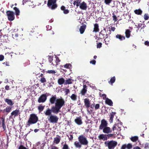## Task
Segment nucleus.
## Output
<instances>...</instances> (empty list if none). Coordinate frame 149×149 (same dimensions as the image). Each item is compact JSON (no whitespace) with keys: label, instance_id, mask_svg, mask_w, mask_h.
<instances>
[{"label":"nucleus","instance_id":"3","mask_svg":"<svg viewBox=\"0 0 149 149\" xmlns=\"http://www.w3.org/2000/svg\"><path fill=\"white\" fill-rule=\"evenodd\" d=\"M117 142L114 141H105L104 144L105 146L108 147V149H113L117 145Z\"/></svg>","mask_w":149,"mask_h":149},{"label":"nucleus","instance_id":"30","mask_svg":"<svg viewBox=\"0 0 149 149\" xmlns=\"http://www.w3.org/2000/svg\"><path fill=\"white\" fill-rule=\"evenodd\" d=\"M81 1V0H75L74 1L73 4L74 5H76V6L78 7L80 5Z\"/></svg>","mask_w":149,"mask_h":149},{"label":"nucleus","instance_id":"23","mask_svg":"<svg viewBox=\"0 0 149 149\" xmlns=\"http://www.w3.org/2000/svg\"><path fill=\"white\" fill-rule=\"evenodd\" d=\"M105 103L107 104L110 106H112L113 105V102L110 99L108 98H106L105 101Z\"/></svg>","mask_w":149,"mask_h":149},{"label":"nucleus","instance_id":"51","mask_svg":"<svg viewBox=\"0 0 149 149\" xmlns=\"http://www.w3.org/2000/svg\"><path fill=\"white\" fill-rule=\"evenodd\" d=\"M102 43L101 42L97 43V48H100L102 47Z\"/></svg>","mask_w":149,"mask_h":149},{"label":"nucleus","instance_id":"63","mask_svg":"<svg viewBox=\"0 0 149 149\" xmlns=\"http://www.w3.org/2000/svg\"><path fill=\"white\" fill-rule=\"evenodd\" d=\"M53 60V58L51 57H49V61L50 63H51Z\"/></svg>","mask_w":149,"mask_h":149},{"label":"nucleus","instance_id":"38","mask_svg":"<svg viewBox=\"0 0 149 149\" xmlns=\"http://www.w3.org/2000/svg\"><path fill=\"white\" fill-rule=\"evenodd\" d=\"M1 119H2V127H3L4 130H5L6 129V127L5 123V119L3 118H1Z\"/></svg>","mask_w":149,"mask_h":149},{"label":"nucleus","instance_id":"14","mask_svg":"<svg viewBox=\"0 0 149 149\" xmlns=\"http://www.w3.org/2000/svg\"><path fill=\"white\" fill-rule=\"evenodd\" d=\"M79 8L82 10H86L87 8L86 3L84 1L82 2L80 5Z\"/></svg>","mask_w":149,"mask_h":149},{"label":"nucleus","instance_id":"24","mask_svg":"<svg viewBox=\"0 0 149 149\" xmlns=\"http://www.w3.org/2000/svg\"><path fill=\"white\" fill-rule=\"evenodd\" d=\"M4 100L8 105L10 106H12L14 104V103L13 102L12 100L11 99L6 98Z\"/></svg>","mask_w":149,"mask_h":149},{"label":"nucleus","instance_id":"16","mask_svg":"<svg viewBox=\"0 0 149 149\" xmlns=\"http://www.w3.org/2000/svg\"><path fill=\"white\" fill-rule=\"evenodd\" d=\"M84 104L86 108L88 109L90 107V102L88 98H85L84 99Z\"/></svg>","mask_w":149,"mask_h":149},{"label":"nucleus","instance_id":"2","mask_svg":"<svg viewBox=\"0 0 149 149\" xmlns=\"http://www.w3.org/2000/svg\"><path fill=\"white\" fill-rule=\"evenodd\" d=\"M38 120V118L35 114H31L26 123V127H29L31 125L36 123Z\"/></svg>","mask_w":149,"mask_h":149},{"label":"nucleus","instance_id":"27","mask_svg":"<svg viewBox=\"0 0 149 149\" xmlns=\"http://www.w3.org/2000/svg\"><path fill=\"white\" fill-rule=\"evenodd\" d=\"M65 80L63 78H59L58 80V83L59 85H61L65 84Z\"/></svg>","mask_w":149,"mask_h":149},{"label":"nucleus","instance_id":"48","mask_svg":"<svg viewBox=\"0 0 149 149\" xmlns=\"http://www.w3.org/2000/svg\"><path fill=\"white\" fill-rule=\"evenodd\" d=\"M126 148L128 149H130L132 147V145L130 143H128L126 145Z\"/></svg>","mask_w":149,"mask_h":149},{"label":"nucleus","instance_id":"56","mask_svg":"<svg viewBox=\"0 0 149 149\" xmlns=\"http://www.w3.org/2000/svg\"><path fill=\"white\" fill-rule=\"evenodd\" d=\"M4 56L2 55H0V61H3L4 59Z\"/></svg>","mask_w":149,"mask_h":149},{"label":"nucleus","instance_id":"35","mask_svg":"<svg viewBox=\"0 0 149 149\" xmlns=\"http://www.w3.org/2000/svg\"><path fill=\"white\" fill-rule=\"evenodd\" d=\"M80 143V142L76 141L74 142V145L76 147L80 148L81 147V144Z\"/></svg>","mask_w":149,"mask_h":149},{"label":"nucleus","instance_id":"28","mask_svg":"<svg viewBox=\"0 0 149 149\" xmlns=\"http://www.w3.org/2000/svg\"><path fill=\"white\" fill-rule=\"evenodd\" d=\"M12 107L10 106H7L5 109L3 110V112H6L7 113H9L12 109Z\"/></svg>","mask_w":149,"mask_h":149},{"label":"nucleus","instance_id":"15","mask_svg":"<svg viewBox=\"0 0 149 149\" xmlns=\"http://www.w3.org/2000/svg\"><path fill=\"white\" fill-rule=\"evenodd\" d=\"M103 132L105 133L109 134L112 132L111 128L107 126L102 129Z\"/></svg>","mask_w":149,"mask_h":149},{"label":"nucleus","instance_id":"53","mask_svg":"<svg viewBox=\"0 0 149 149\" xmlns=\"http://www.w3.org/2000/svg\"><path fill=\"white\" fill-rule=\"evenodd\" d=\"M96 61L95 60H93L92 61H90V63L91 64H92L93 65H95L96 63Z\"/></svg>","mask_w":149,"mask_h":149},{"label":"nucleus","instance_id":"20","mask_svg":"<svg viewBox=\"0 0 149 149\" xmlns=\"http://www.w3.org/2000/svg\"><path fill=\"white\" fill-rule=\"evenodd\" d=\"M86 27V25L85 24H83L81 26L79 29V31L81 34H82L84 33Z\"/></svg>","mask_w":149,"mask_h":149},{"label":"nucleus","instance_id":"29","mask_svg":"<svg viewBox=\"0 0 149 149\" xmlns=\"http://www.w3.org/2000/svg\"><path fill=\"white\" fill-rule=\"evenodd\" d=\"M99 26L98 24H94V28L93 31V32H97L99 31Z\"/></svg>","mask_w":149,"mask_h":149},{"label":"nucleus","instance_id":"36","mask_svg":"<svg viewBox=\"0 0 149 149\" xmlns=\"http://www.w3.org/2000/svg\"><path fill=\"white\" fill-rule=\"evenodd\" d=\"M62 67H64L67 69H70L72 67V65L70 63H67L64 65L62 66Z\"/></svg>","mask_w":149,"mask_h":149},{"label":"nucleus","instance_id":"1","mask_svg":"<svg viewBox=\"0 0 149 149\" xmlns=\"http://www.w3.org/2000/svg\"><path fill=\"white\" fill-rule=\"evenodd\" d=\"M49 101L51 104H55V105L52 106L58 113L61 111L60 109L65 104L64 100L62 97L57 98L56 95H52L50 98Z\"/></svg>","mask_w":149,"mask_h":149},{"label":"nucleus","instance_id":"22","mask_svg":"<svg viewBox=\"0 0 149 149\" xmlns=\"http://www.w3.org/2000/svg\"><path fill=\"white\" fill-rule=\"evenodd\" d=\"M61 9L63 11V13L64 14H67L69 13V10L68 9H66L65 7L64 6H61Z\"/></svg>","mask_w":149,"mask_h":149},{"label":"nucleus","instance_id":"44","mask_svg":"<svg viewBox=\"0 0 149 149\" xmlns=\"http://www.w3.org/2000/svg\"><path fill=\"white\" fill-rule=\"evenodd\" d=\"M62 149H70V148L68 145L65 143L63 145Z\"/></svg>","mask_w":149,"mask_h":149},{"label":"nucleus","instance_id":"41","mask_svg":"<svg viewBox=\"0 0 149 149\" xmlns=\"http://www.w3.org/2000/svg\"><path fill=\"white\" fill-rule=\"evenodd\" d=\"M70 98L73 101H75L77 99V95L73 94L70 96Z\"/></svg>","mask_w":149,"mask_h":149},{"label":"nucleus","instance_id":"61","mask_svg":"<svg viewBox=\"0 0 149 149\" xmlns=\"http://www.w3.org/2000/svg\"><path fill=\"white\" fill-rule=\"evenodd\" d=\"M145 45L149 46V42L148 41H146L144 43Z\"/></svg>","mask_w":149,"mask_h":149},{"label":"nucleus","instance_id":"60","mask_svg":"<svg viewBox=\"0 0 149 149\" xmlns=\"http://www.w3.org/2000/svg\"><path fill=\"white\" fill-rule=\"evenodd\" d=\"M121 3H122V6L123 7V9L125 8V7L126 5V3L125 2L124 3L121 2Z\"/></svg>","mask_w":149,"mask_h":149},{"label":"nucleus","instance_id":"47","mask_svg":"<svg viewBox=\"0 0 149 149\" xmlns=\"http://www.w3.org/2000/svg\"><path fill=\"white\" fill-rule=\"evenodd\" d=\"M112 0H104V3L107 5H109L112 1Z\"/></svg>","mask_w":149,"mask_h":149},{"label":"nucleus","instance_id":"26","mask_svg":"<svg viewBox=\"0 0 149 149\" xmlns=\"http://www.w3.org/2000/svg\"><path fill=\"white\" fill-rule=\"evenodd\" d=\"M131 31L129 29H126L125 30V33L126 37L127 38H129L131 36Z\"/></svg>","mask_w":149,"mask_h":149},{"label":"nucleus","instance_id":"43","mask_svg":"<svg viewBox=\"0 0 149 149\" xmlns=\"http://www.w3.org/2000/svg\"><path fill=\"white\" fill-rule=\"evenodd\" d=\"M47 73L49 74H54L56 73V72L54 70H48L47 71Z\"/></svg>","mask_w":149,"mask_h":149},{"label":"nucleus","instance_id":"52","mask_svg":"<svg viewBox=\"0 0 149 149\" xmlns=\"http://www.w3.org/2000/svg\"><path fill=\"white\" fill-rule=\"evenodd\" d=\"M50 147L51 149H58V147L54 146L51 145Z\"/></svg>","mask_w":149,"mask_h":149},{"label":"nucleus","instance_id":"31","mask_svg":"<svg viewBox=\"0 0 149 149\" xmlns=\"http://www.w3.org/2000/svg\"><path fill=\"white\" fill-rule=\"evenodd\" d=\"M73 81L74 80L73 79L69 78L65 81L64 84H72Z\"/></svg>","mask_w":149,"mask_h":149},{"label":"nucleus","instance_id":"12","mask_svg":"<svg viewBox=\"0 0 149 149\" xmlns=\"http://www.w3.org/2000/svg\"><path fill=\"white\" fill-rule=\"evenodd\" d=\"M20 114L19 111V110L16 109L15 110L13 111L11 113V116L9 117L10 118H12V116H14V117L15 118L16 116H17L18 114Z\"/></svg>","mask_w":149,"mask_h":149},{"label":"nucleus","instance_id":"17","mask_svg":"<svg viewBox=\"0 0 149 149\" xmlns=\"http://www.w3.org/2000/svg\"><path fill=\"white\" fill-rule=\"evenodd\" d=\"M75 123L79 125H80L82 124V122L81 119V117H77L74 120Z\"/></svg>","mask_w":149,"mask_h":149},{"label":"nucleus","instance_id":"11","mask_svg":"<svg viewBox=\"0 0 149 149\" xmlns=\"http://www.w3.org/2000/svg\"><path fill=\"white\" fill-rule=\"evenodd\" d=\"M87 91V86L86 84H84L83 88L81 90L80 93L82 95H85Z\"/></svg>","mask_w":149,"mask_h":149},{"label":"nucleus","instance_id":"55","mask_svg":"<svg viewBox=\"0 0 149 149\" xmlns=\"http://www.w3.org/2000/svg\"><path fill=\"white\" fill-rule=\"evenodd\" d=\"M70 91L69 89L65 88V95H67L68 93L70 92Z\"/></svg>","mask_w":149,"mask_h":149},{"label":"nucleus","instance_id":"40","mask_svg":"<svg viewBox=\"0 0 149 149\" xmlns=\"http://www.w3.org/2000/svg\"><path fill=\"white\" fill-rule=\"evenodd\" d=\"M45 106H42L41 105H40L38 107V109L39 110V112H41L44 109Z\"/></svg>","mask_w":149,"mask_h":149},{"label":"nucleus","instance_id":"10","mask_svg":"<svg viewBox=\"0 0 149 149\" xmlns=\"http://www.w3.org/2000/svg\"><path fill=\"white\" fill-rule=\"evenodd\" d=\"M47 99V96L46 94L42 95L39 98L38 102L39 103H43L45 102Z\"/></svg>","mask_w":149,"mask_h":149},{"label":"nucleus","instance_id":"45","mask_svg":"<svg viewBox=\"0 0 149 149\" xmlns=\"http://www.w3.org/2000/svg\"><path fill=\"white\" fill-rule=\"evenodd\" d=\"M113 17V20L114 21V22H116L117 20V17L115 15V13H112Z\"/></svg>","mask_w":149,"mask_h":149},{"label":"nucleus","instance_id":"57","mask_svg":"<svg viewBox=\"0 0 149 149\" xmlns=\"http://www.w3.org/2000/svg\"><path fill=\"white\" fill-rule=\"evenodd\" d=\"M60 62V60L59 59V58L58 57H56V64L58 63H59Z\"/></svg>","mask_w":149,"mask_h":149},{"label":"nucleus","instance_id":"6","mask_svg":"<svg viewBox=\"0 0 149 149\" xmlns=\"http://www.w3.org/2000/svg\"><path fill=\"white\" fill-rule=\"evenodd\" d=\"M6 14L8 20L10 21L13 20L15 18L14 13L13 11L8 10L6 11Z\"/></svg>","mask_w":149,"mask_h":149},{"label":"nucleus","instance_id":"32","mask_svg":"<svg viewBox=\"0 0 149 149\" xmlns=\"http://www.w3.org/2000/svg\"><path fill=\"white\" fill-rule=\"evenodd\" d=\"M110 36L109 37H106L105 39L104 40V43L106 45H108L109 44L110 41Z\"/></svg>","mask_w":149,"mask_h":149},{"label":"nucleus","instance_id":"54","mask_svg":"<svg viewBox=\"0 0 149 149\" xmlns=\"http://www.w3.org/2000/svg\"><path fill=\"white\" fill-rule=\"evenodd\" d=\"M100 104H96L95 106V110L97 109H99L100 107Z\"/></svg>","mask_w":149,"mask_h":149},{"label":"nucleus","instance_id":"46","mask_svg":"<svg viewBox=\"0 0 149 149\" xmlns=\"http://www.w3.org/2000/svg\"><path fill=\"white\" fill-rule=\"evenodd\" d=\"M149 16L148 14H145L144 15V18L145 20H148L149 19Z\"/></svg>","mask_w":149,"mask_h":149},{"label":"nucleus","instance_id":"64","mask_svg":"<svg viewBox=\"0 0 149 149\" xmlns=\"http://www.w3.org/2000/svg\"><path fill=\"white\" fill-rule=\"evenodd\" d=\"M133 149H141V148L139 146H136L134 147Z\"/></svg>","mask_w":149,"mask_h":149},{"label":"nucleus","instance_id":"50","mask_svg":"<svg viewBox=\"0 0 149 149\" xmlns=\"http://www.w3.org/2000/svg\"><path fill=\"white\" fill-rule=\"evenodd\" d=\"M114 135V134H108L106 135V136L107 137L108 139H109L110 137H112Z\"/></svg>","mask_w":149,"mask_h":149},{"label":"nucleus","instance_id":"21","mask_svg":"<svg viewBox=\"0 0 149 149\" xmlns=\"http://www.w3.org/2000/svg\"><path fill=\"white\" fill-rule=\"evenodd\" d=\"M61 139V136L58 135L54 138V142L56 144H58L60 141Z\"/></svg>","mask_w":149,"mask_h":149},{"label":"nucleus","instance_id":"19","mask_svg":"<svg viewBox=\"0 0 149 149\" xmlns=\"http://www.w3.org/2000/svg\"><path fill=\"white\" fill-rule=\"evenodd\" d=\"M98 137L100 139H102L104 141H106L108 139L106 134H101L98 136Z\"/></svg>","mask_w":149,"mask_h":149},{"label":"nucleus","instance_id":"13","mask_svg":"<svg viewBox=\"0 0 149 149\" xmlns=\"http://www.w3.org/2000/svg\"><path fill=\"white\" fill-rule=\"evenodd\" d=\"M106 32V29H104L103 30H102L99 33V37L98 38V40L99 39H102L103 38H104Z\"/></svg>","mask_w":149,"mask_h":149},{"label":"nucleus","instance_id":"8","mask_svg":"<svg viewBox=\"0 0 149 149\" xmlns=\"http://www.w3.org/2000/svg\"><path fill=\"white\" fill-rule=\"evenodd\" d=\"M49 121L52 123H56L58 120V118L56 115H51L49 116V118H48Z\"/></svg>","mask_w":149,"mask_h":149},{"label":"nucleus","instance_id":"37","mask_svg":"<svg viewBox=\"0 0 149 149\" xmlns=\"http://www.w3.org/2000/svg\"><path fill=\"white\" fill-rule=\"evenodd\" d=\"M116 80V78L115 76H114L111 77L110 80V81H109L108 82L110 84L112 85L113 83Z\"/></svg>","mask_w":149,"mask_h":149},{"label":"nucleus","instance_id":"9","mask_svg":"<svg viewBox=\"0 0 149 149\" xmlns=\"http://www.w3.org/2000/svg\"><path fill=\"white\" fill-rule=\"evenodd\" d=\"M108 123L107 121L104 119H102L101 121V123L99 127V129L102 130L104 127L107 126Z\"/></svg>","mask_w":149,"mask_h":149},{"label":"nucleus","instance_id":"49","mask_svg":"<svg viewBox=\"0 0 149 149\" xmlns=\"http://www.w3.org/2000/svg\"><path fill=\"white\" fill-rule=\"evenodd\" d=\"M18 149H29L26 148L22 145H21L19 147Z\"/></svg>","mask_w":149,"mask_h":149},{"label":"nucleus","instance_id":"4","mask_svg":"<svg viewBox=\"0 0 149 149\" xmlns=\"http://www.w3.org/2000/svg\"><path fill=\"white\" fill-rule=\"evenodd\" d=\"M57 0H48L47 5L49 8L53 10L56 9L57 7V5L56 3Z\"/></svg>","mask_w":149,"mask_h":149},{"label":"nucleus","instance_id":"39","mask_svg":"<svg viewBox=\"0 0 149 149\" xmlns=\"http://www.w3.org/2000/svg\"><path fill=\"white\" fill-rule=\"evenodd\" d=\"M13 9L15 11V14L16 15H18L19 14L20 11L19 9L17 7L13 8Z\"/></svg>","mask_w":149,"mask_h":149},{"label":"nucleus","instance_id":"5","mask_svg":"<svg viewBox=\"0 0 149 149\" xmlns=\"http://www.w3.org/2000/svg\"><path fill=\"white\" fill-rule=\"evenodd\" d=\"M78 140L81 145H87L88 143V141L86 137L83 135L79 136L78 138Z\"/></svg>","mask_w":149,"mask_h":149},{"label":"nucleus","instance_id":"18","mask_svg":"<svg viewBox=\"0 0 149 149\" xmlns=\"http://www.w3.org/2000/svg\"><path fill=\"white\" fill-rule=\"evenodd\" d=\"M116 114V112H112L110 113V114L109 115L110 117L109 122L110 123H111L113 122L114 116Z\"/></svg>","mask_w":149,"mask_h":149},{"label":"nucleus","instance_id":"58","mask_svg":"<svg viewBox=\"0 0 149 149\" xmlns=\"http://www.w3.org/2000/svg\"><path fill=\"white\" fill-rule=\"evenodd\" d=\"M70 137L68 136V137L69 138V139L70 140H71L73 139V135L72 134H70Z\"/></svg>","mask_w":149,"mask_h":149},{"label":"nucleus","instance_id":"33","mask_svg":"<svg viewBox=\"0 0 149 149\" xmlns=\"http://www.w3.org/2000/svg\"><path fill=\"white\" fill-rule=\"evenodd\" d=\"M134 13L138 15H141L142 13V11L140 9H136L134 10Z\"/></svg>","mask_w":149,"mask_h":149},{"label":"nucleus","instance_id":"34","mask_svg":"<svg viewBox=\"0 0 149 149\" xmlns=\"http://www.w3.org/2000/svg\"><path fill=\"white\" fill-rule=\"evenodd\" d=\"M130 139L131 141L133 142H136L139 139L138 137L137 136L132 137Z\"/></svg>","mask_w":149,"mask_h":149},{"label":"nucleus","instance_id":"59","mask_svg":"<svg viewBox=\"0 0 149 149\" xmlns=\"http://www.w3.org/2000/svg\"><path fill=\"white\" fill-rule=\"evenodd\" d=\"M126 148V144H124L122 145L121 147V149H125Z\"/></svg>","mask_w":149,"mask_h":149},{"label":"nucleus","instance_id":"62","mask_svg":"<svg viewBox=\"0 0 149 149\" xmlns=\"http://www.w3.org/2000/svg\"><path fill=\"white\" fill-rule=\"evenodd\" d=\"M3 64L5 65L6 66H8L9 65V63L8 62H5L3 63Z\"/></svg>","mask_w":149,"mask_h":149},{"label":"nucleus","instance_id":"42","mask_svg":"<svg viewBox=\"0 0 149 149\" xmlns=\"http://www.w3.org/2000/svg\"><path fill=\"white\" fill-rule=\"evenodd\" d=\"M40 81L42 83H44L46 82L47 81L46 79L44 77H42L41 78L40 80Z\"/></svg>","mask_w":149,"mask_h":149},{"label":"nucleus","instance_id":"7","mask_svg":"<svg viewBox=\"0 0 149 149\" xmlns=\"http://www.w3.org/2000/svg\"><path fill=\"white\" fill-rule=\"evenodd\" d=\"M52 113L56 114L58 113L53 106L52 107L51 109H50L48 108L44 112L46 116H50L51 115H52Z\"/></svg>","mask_w":149,"mask_h":149},{"label":"nucleus","instance_id":"25","mask_svg":"<svg viewBox=\"0 0 149 149\" xmlns=\"http://www.w3.org/2000/svg\"><path fill=\"white\" fill-rule=\"evenodd\" d=\"M116 38L119 39L120 41L125 40V37L124 36H122L120 34H117L116 35Z\"/></svg>","mask_w":149,"mask_h":149}]
</instances>
